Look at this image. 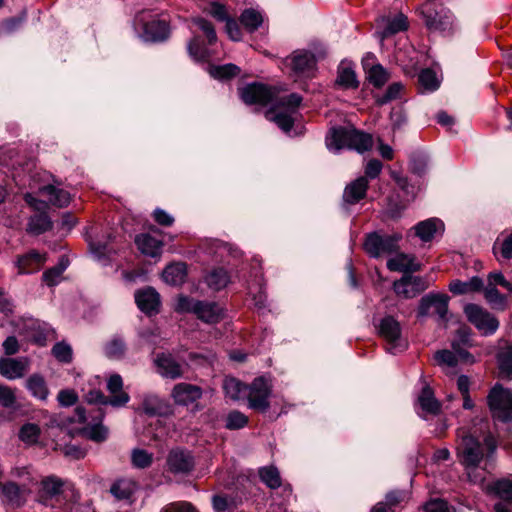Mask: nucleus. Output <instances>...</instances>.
Here are the masks:
<instances>
[{"label":"nucleus","mask_w":512,"mask_h":512,"mask_svg":"<svg viewBox=\"0 0 512 512\" xmlns=\"http://www.w3.org/2000/svg\"><path fill=\"white\" fill-rule=\"evenodd\" d=\"M459 437L457 454L460 463L466 469L477 468L484 459L486 466L491 465L495 461L498 440L491 431H486L482 435V442L477 435H472L465 431H462Z\"/></svg>","instance_id":"obj_1"},{"label":"nucleus","mask_w":512,"mask_h":512,"mask_svg":"<svg viewBox=\"0 0 512 512\" xmlns=\"http://www.w3.org/2000/svg\"><path fill=\"white\" fill-rule=\"evenodd\" d=\"M326 146L330 151L341 149L355 150L362 154L369 151L374 144L373 136L354 127H333L326 135Z\"/></svg>","instance_id":"obj_2"},{"label":"nucleus","mask_w":512,"mask_h":512,"mask_svg":"<svg viewBox=\"0 0 512 512\" xmlns=\"http://www.w3.org/2000/svg\"><path fill=\"white\" fill-rule=\"evenodd\" d=\"M487 405L494 420L512 421V390L496 383L487 395Z\"/></svg>","instance_id":"obj_3"},{"label":"nucleus","mask_w":512,"mask_h":512,"mask_svg":"<svg viewBox=\"0 0 512 512\" xmlns=\"http://www.w3.org/2000/svg\"><path fill=\"white\" fill-rule=\"evenodd\" d=\"M421 13L429 30L445 34L453 32L454 17L442 4L428 1L422 5Z\"/></svg>","instance_id":"obj_4"},{"label":"nucleus","mask_w":512,"mask_h":512,"mask_svg":"<svg viewBox=\"0 0 512 512\" xmlns=\"http://www.w3.org/2000/svg\"><path fill=\"white\" fill-rule=\"evenodd\" d=\"M177 311L191 312L201 321L208 324L218 323L223 317L221 307L214 302L199 301L189 297H180L177 303Z\"/></svg>","instance_id":"obj_5"},{"label":"nucleus","mask_w":512,"mask_h":512,"mask_svg":"<svg viewBox=\"0 0 512 512\" xmlns=\"http://www.w3.org/2000/svg\"><path fill=\"white\" fill-rule=\"evenodd\" d=\"M401 235H382L377 232L369 233L364 242V249L373 258L392 254L398 250Z\"/></svg>","instance_id":"obj_6"},{"label":"nucleus","mask_w":512,"mask_h":512,"mask_svg":"<svg viewBox=\"0 0 512 512\" xmlns=\"http://www.w3.org/2000/svg\"><path fill=\"white\" fill-rule=\"evenodd\" d=\"M174 403L179 406L192 407V412H197L202 409L198 403L203 396V389L198 386L187 382H181L171 390L170 394Z\"/></svg>","instance_id":"obj_7"},{"label":"nucleus","mask_w":512,"mask_h":512,"mask_svg":"<svg viewBox=\"0 0 512 512\" xmlns=\"http://www.w3.org/2000/svg\"><path fill=\"white\" fill-rule=\"evenodd\" d=\"M379 333L387 342V351L396 354L406 349V342L401 337V327L392 316L384 317L379 324Z\"/></svg>","instance_id":"obj_8"},{"label":"nucleus","mask_w":512,"mask_h":512,"mask_svg":"<svg viewBox=\"0 0 512 512\" xmlns=\"http://www.w3.org/2000/svg\"><path fill=\"white\" fill-rule=\"evenodd\" d=\"M464 313L469 320L483 335H491L499 327V321L491 313L476 304H467Z\"/></svg>","instance_id":"obj_9"},{"label":"nucleus","mask_w":512,"mask_h":512,"mask_svg":"<svg viewBox=\"0 0 512 512\" xmlns=\"http://www.w3.org/2000/svg\"><path fill=\"white\" fill-rule=\"evenodd\" d=\"M324 56V50L319 51L318 56L307 50H297L289 57L290 66L298 77H313L318 59Z\"/></svg>","instance_id":"obj_10"},{"label":"nucleus","mask_w":512,"mask_h":512,"mask_svg":"<svg viewBox=\"0 0 512 512\" xmlns=\"http://www.w3.org/2000/svg\"><path fill=\"white\" fill-rule=\"evenodd\" d=\"M29 483L25 480L20 483L15 481H0V500L10 507H19L25 501V496L29 493Z\"/></svg>","instance_id":"obj_11"},{"label":"nucleus","mask_w":512,"mask_h":512,"mask_svg":"<svg viewBox=\"0 0 512 512\" xmlns=\"http://www.w3.org/2000/svg\"><path fill=\"white\" fill-rule=\"evenodd\" d=\"M429 287L426 278L413 275H404L393 284L395 293L405 299L414 298Z\"/></svg>","instance_id":"obj_12"},{"label":"nucleus","mask_w":512,"mask_h":512,"mask_svg":"<svg viewBox=\"0 0 512 512\" xmlns=\"http://www.w3.org/2000/svg\"><path fill=\"white\" fill-rule=\"evenodd\" d=\"M274 88L260 83H251L240 89V97L246 104L266 105L274 99Z\"/></svg>","instance_id":"obj_13"},{"label":"nucleus","mask_w":512,"mask_h":512,"mask_svg":"<svg viewBox=\"0 0 512 512\" xmlns=\"http://www.w3.org/2000/svg\"><path fill=\"white\" fill-rule=\"evenodd\" d=\"M248 400L251 408L266 411L269 408L270 387L263 377L256 378L248 387Z\"/></svg>","instance_id":"obj_14"},{"label":"nucleus","mask_w":512,"mask_h":512,"mask_svg":"<svg viewBox=\"0 0 512 512\" xmlns=\"http://www.w3.org/2000/svg\"><path fill=\"white\" fill-rule=\"evenodd\" d=\"M449 297L446 294L430 293L423 296L418 307V316L424 317L429 314V310L434 308L435 313L441 320L446 319L448 313Z\"/></svg>","instance_id":"obj_15"},{"label":"nucleus","mask_w":512,"mask_h":512,"mask_svg":"<svg viewBox=\"0 0 512 512\" xmlns=\"http://www.w3.org/2000/svg\"><path fill=\"white\" fill-rule=\"evenodd\" d=\"M166 464L168 470L173 474H187L193 470L195 461L189 451L175 448L169 452Z\"/></svg>","instance_id":"obj_16"},{"label":"nucleus","mask_w":512,"mask_h":512,"mask_svg":"<svg viewBox=\"0 0 512 512\" xmlns=\"http://www.w3.org/2000/svg\"><path fill=\"white\" fill-rule=\"evenodd\" d=\"M154 363L158 373L164 378L177 379L181 378L184 374L183 365L169 353L158 354L154 359Z\"/></svg>","instance_id":"obj_17"},{"label":"nucleus","mask_w":512,"mask_h":512,"mask_svg":"<svg viewBox=\"0 0 512 512\" xmlns=\"http://www.w3.org/2000/svg\"><path fill=\"white\" fill-rule=\"evenodd\" d=\"M452 348L454 351L440 350L436 352L435 360L439 365L454 367L459 361L465 363L474 362L473 356L468 351L460 348L459 344L453 343Z\"/></svg>","instance_id":"obj_18"},{"label":"nucleus","mask_w":512,"mask_h":512,"mask_svg":"<svg viewBox=\"0 0 512 512\" xmlns=\"http://www.w3.org/2000/svg\"><path fill=\"white\" fill-rule=\"evenodd\" d=\"M28 369L29 361L27 358L0 359V374L9 380L22 378Z\"/></svg>","instance_id":"obj_19"},{"label":"nucleus","mask_w":512,"mask_h":512,"mask_svg":"<svg viewBox=\"0 0 512 512\" xmlns=\"http://www.w3.org/2000/svg\"><path fill=\"white\" fill-rule=\"evenodd\" d=\"M369 182L365 176H360L349 182L343 191V202L354 205L363 200L367 195Z\"/></svg>","instance_id":"obj_20"},{"label":"nucleus","mask_w":512,"mask_h":512,"mask_svg":"<svg viewBox=\"0 0 512 512\" xmlns=\"http://www.w3.org/2000/svg\"><path fill=\"white\" fill-rule=\"evenodd\" d=\"M135 301L138 308L148 315L158 312L160 296L156 290L151 287L136 291Z\"/></svg>","instance_id":"obj_21"},{"label":"nucleus","mask_w":512,"mask_h":512,"mask_svg":"<svg viewBox=\"0 0 512 512\" xmlns=\"http://www.w3.org/2000/svg\"><path fill=\"white\" fill-rule=\"evenodd\" d=\"M168 26L163 20H151L143 23L141 37L147 42L163 41L168 37Z\"/></svg>","instance_id":"obj_22"},{"label":"nucleus","mask_w":512,"mask_h":512,"mask_svg":"<svg viewBox=\"0 0 512 512\" xmlns=\"http://www.w3.org/2000/svg\"><path fill=\"white\" fill-rule=\"evenodd\" d=\"M46 261L45 254H40L35 250L28 252L17 260L19 273L30 274L38 271Z\"/></svg>","instance_id":"obj_23"},{"label":"nucleus","mask_w":512,"mask_h":512,"mask_svg":"<svg viewBox=\"0 0 512 512\" xmlns=\"http://www.w3.org/2000/svg\"><path fill=\"white\" fill-rule=\"evenodd\" d=\"M85 399L89 404H110L113 407H122L128 403L130 397L126 392H122L107 398L100 390H91L86 394Z\"/></svg>","instance_id":"obj_24"},{"label":"nucleus","mask_w":512,"mask_h":512,"mask_svg":"<svg viewBox=\"0 0 512 512\" xmlns=\"http://www.w3.org/2000/svg\"><path fill=\"white\" fill-rule=\"evenodd\" d=\"M387 268L390 271L407 273L419 271L421 265L415 262L414 256L401 253L387 261Z\"/></svg>","instance_id":"obj_25"},{"label":"nucleus","mask_w":512,"mask_h":512,"mask_svg":"<svg viewBox=\"0 0 512 512\" xmlns=\"http://www.w3.org/2000/svg\"><path fill=\"white\" fill-rule=\"evenodd\" d=\"M444 225L438 218H430L419 222L414 226L415 235L419 237L423 242L432 240L434 235L443 230Z\"/></svg>","instance_id":"obj_26"},{"label":"nucleus","mask_w":512,"mask_h":512,"mask_svg":"<svg viewBox=\"0 0 512 512\" xmlns=\"http://www.w3.org/2000/svg\"><path fill=\"white\" fill-rule=\"evenodd\" d=\"M484 287L483 280L478 276H473L468 281L455 279L449 283V291L454 295H464L472 292L481 291Z\"/></svg>","instance_id":"obj_27"},{"label":"nucleus","mask_w":512,"mask_h":512,"mask_svg":"<svg viewBox=\"0 0 512 512\" xmlns=\"http://www.w3.org/2000/svg\"><path fill=\"white\" fill-rule=\"evenodd\" d=\"M39 193L48 196L49 203L59 208L66 207L71 201L68 191L54 185H45L39 188Z\"/></svg>","instance_id":"obj_28"},{"label":"nucleus","mask_w":512,"mask_h":512,"mask_svg":"<svg viewBox=\"0 0 512 512\" xmlns=\"http://www.w3.org/2000/svg\"><path fill=\"white\" fill-rule=\"evenodd\" d=\"M381 22L383 25V30L380 33L382 39L404 31L408 27L407 17L402 13L394 17L382 18Z\"/></svg>","instance_id":"obj_29"},{"label":"nucleus","mask_w":512,"mask_h":512,"mask_svg":"<svg viewBox=\"0 0 512 512\" xmlns=\"http://www.w3.org/2000/svg\"><path fill=\"white\" fill-rule=\"evenodd\" d=\"M135 243L138 249L146 256L158 257L161 255L163 243L149 234L138 235Z\"/></svg>","instance_id":"obj_30"},{"label":"nucleus","mask_w":512,"mask_h":512,"mask_svg":"<svg viewBox=\"0 0 512 512\" xmlns=\"http://www.w3.org/2000/svg\"><path fill=\"white\" fill-rule=\"evenodd\" d=\"M187 276V266L183 262L172 263L168 265L163 273V280L170 285L178 286L185 282Z\"/></svg>","instance_id":"obj_31"},{"label":"nucleus","mask_w":512,"mask_h":512,"mask_svg":"<svg viewBox=\"0 0 512 512\" xmlns=\"http://www.w3.org/2000/svg\"><path fill=\"white\" fill-rule=\"evenodd\" d=\"M25 387L36 399L45 401L49 395V389L43 376L32 374L25 382Z\"/></svg>","instance_id":"obj_32"},{"label":"nucleus","mask_w":512,"mask_h":512,"mask_svg":"<svg viewBox=\"0 0 512 512\" xmlns=\"http://www.w3.org/2000/svg\"><path fill=\"white\" fill-rule=\"evenodd\" d=\"M63 481L55 476H48L41 482L40 501L44 504L62 492Z\"/></svg>","instance_id":"obj_33"},{"label":"nucleus","mask_w":512,"mask_h":512,"mask_svg":"<svg viewBox=\"0 0 512 512\" xmlns=\"http://www.w3.org/2000/svg\"><path fill=\"white\" fill-rule=\"evenodd\" d=\"M141 408L145 414L156 416L165 414L168 405L159 396L148 394L143 397Z\"/></svg>","instance_id":"obj_34"},{"label":"nucleus","mask_w":512,"mask_h":512,"mask_svg":"<svg viewBox=\"0 0 512 512\" xmlns=\"http://www.w3.org/2000/svg\"><path fill=\"white\" fill-rule=\"evenodd\" d=\"M497 359L500 375L503 378L512 379V343L505 342L500 347Z\"/></svg>","instance_id":"obj_35"},{"label":"nucleus","mask_w":512,"mask_h":512,"mask_svg":"<svg viewBox=\"0 0 512 512\" xmlns=\"http://www.w3.org/2000/svg\"><path fill=\"white\" fill-rule=\"evenodd\" d=\"M418 403L423 412L427 414L436 415L440 412L441 405L434 397V393L429 386L423 387L419 397Z\"/></svg>","instance_id":"obj_36"},{"label":"nucleus","mask_w":512,"mask_h":512,"mask_svg":"<svg viewBox=\"0 0 512 512\" xmlns=\"http://www.w3.org/2000/svg\"><path fill=\"white\" fill-rule=\"evenodd\" d=\"M336 83L347 89L358 87L359 82L357 81L355 71L350 63L344 61L340 63Z\"/></svg>","instance_id":"obj_37"},{"label":"nucleus","mask_w":512,"mask_h":512,"mask_svg":"<svg viewBox=\"0 0 512 512\" xmlns=\"http://www.w3.org/2000/svg\"><path fill=\"white\" fill-rule=\"evenodd\" d=\"M126 350V343L120 335L113 336L104 345V354L109 359L119 360L123 358Z\"/></svg>","instance_id":"obj_38"},{"label":"nucleus","mask_w":512,"mask_h":512,"mask_svg":"<svg viewBox=\"0 0 512 512\" xmlns=\"http://www.w3.org/2000/svg\"><path fill=\"white\" fill-rule=\"evenodd\" d=\"M223 389L227 397L239 400L247 393L248 387L233 377H226L223 381Z\"/></svg>","instance_id":"obj_39"},{"label":"nucleus","mask_w":512,"mask_h":512,"mask_svg":"<svg viewBox=\"0 0 512 512\" xmlns=\"http://www.w3.org/2000/svg\"><path fill=\"white\" fill-rule=\"evenodd\" d=\"M229 281L230 277L227 271L222 268L213 269L205 277L206 284L214 291H219L225 288Z\"/></svg>","instance_id":"obj_40"},{"label":"nucleus","mask_w":512,"mask_h":512,"mask_svg":"<svg viewBox=\"0 0 512 512\" xmlns=\"http://www.w3.org/2000/svg\"><path fill=\"white\" fill-rule=\"evenodd\" d=\"M32 216L28 223V230L33 234H42L52 228V221L45 211Z\"/></svg>","instance_id":"obj_41"},{"label":"nucleus","mask_w":512,"mask_h":512,"mask_svg":"<svg viewBox=\"0 0 512 512\" xmlns=\"http://www.w3.org/2000/svg\"><path fill=\"white\" fill-rule=\"evenodd\" d=\"M69 262L65 257H62L58 264L48 270L42 275L43 282L48 286H55L60 282L62 273L68 267Z\"/></svg>","instance_id":"obj_42"},{"label":"nucleus","mask_w":512,"mask_h":512,"mask_svg":"<svg viewBox=\"0 0 512 512\" xmlns=\"http://www.w3.org/2000/svg\"><path fill=\"white\" fill-rule=\"evenodd\" d=\"M258 474L261 481L270 489H277L282 484L280 473L275 466L261 467Z\"/></svg>","instance_id":"obj_43"},{"label":"nucleus","mask_w":512,"mask_h":512,"mask_svg":"<svg viewBox=\"0 0 512 512\" xmlns=\"http://www.w3.org/2000/svg\"><path fill=\"white\" fill-rule=\"evenodd\" d=\"M240 22L249 32H254L261 26L263 17L255 9H245L240 16Z\"/></svg>","instance_id":"obj_44"},{"label":"nucleus","mask_w":512,"mask_h":512,"mask_svg":"<svg viewBox=\"0 0 512 512\" xmlns=\"http://www.w3.org/2000/svg\"><path fill=\"white\" fill-rule=\"evenodd\" d=\"M484 297L493 309L504 310L507 307L506 297L494 286L487 285L484 289Z\"/></svg>","instance_id":"obj_45"},{"label":"nucleus","mask_w":512,"mask_h":512,"mask_svg":"<svg viewBox=\"0 0 512 512\" xmlns=\"http://www.w3.org/2000/svg\"><path fill=\"white\" fill-rule=\"evenodd\" d=\"M240 72V69L238 66L234 64H225V65H211L209 66V74L219 80H225L229 79L231 77H234L238 75Z\"/></svg>","instance_id":"obj_46"},{"label":"nucleus","mask_w":512,"mask_h":512,"mask_svg":"<svg viewBox=\"0 0 512 512\" xmlns=\"http://www.w3.org/2000/svg\"><path fill=\"white\" fill-rule=\"evenodd\" d=\"M492 490L504 503H512V479L497 480L493 483Z\"/></svg>","instance_id":"obj_47"},{"label":"nucleus","mask_w":512,"mask_h":512,"mask_svg":"<svg viewBox=\"0 0 512 512\" xmlns=\"http://www.w3.org/2000/svg\"><path fill=\"white\" fill-rule=\"evenodd\" d=\"M266 118L275 122L278 127L285 132H289L293 126V118L288 111L275 112L273 110H269L266 112Z\"/></svg>","instance_id":"obj_48"},{"label":"nucleus","mask_w":512,"mask_h":512,"mask_svg":"<svg viewBox=\"0 0 512 512\" xmlns=\"http://www.w3.org/2000/svg\"><path fill=\"white\" fill-rule=\"evenodd\" d=\"M206 252L216 260H223L226 255L233 254L236 251H233L227 243L220 240H213L207 244Z\"/></svg>","instance_id":"obj_49"},{"label":"nucleus","mask_w":512,"mask_h":512,"mask_svg":"<svg viewBox=\"0 0 512 512\" xmlns=\"http://www.w3.org/2000/svg\"><path fill=\"white\" fill-rule=\"evenodd\" d=\"M187 48L189 55L197 61H205L210 57L209 50L202 45L200 38L197 36L188 43Z\"/></svg>","instance_id":"obj_50"},{"label":"nucleus","mask_w":512,"mask_h":512,"mask_svg":"<svg viewBox=\"0 0 512 512\" xmlns=\"http://www.w3.org/2000/svg\"><path fill=\"white\" fill-rule=\"evenodd\" d=\"M131 461L134 467L145 469L151 466L153 462V454L145 449H134L131 453Z\"/></svg>","instance_id":"obj_51"},{"label":"nucleus","mask_w":512,"mask_h":512,"mask_svg":"<svg viewBox=\"0 0 512 512\" xmlns=\"http://www.w3.org/2000/svg\"><path fill=\"white\" fill-rule=\"evenodd\" d=\"M388 79V72L380 64L372 66L368 71L369 82L377 88L382 87Z\"/></svg>","instance_id":"obj_52"},{"label":"nucleus","mask_w":512,"mask_h":512,"mask_svg":"<svg viewBox=\"0 0 512 512\" xmlns=\"http://www.w3.org/2000/svg\"><path fill=\"white\" fill-rule=\"evenodd\" d=\"M0 405L6 409H16L17 398L14 389L6 385H0Z\"/></svg>","instance_id":"obj_53"},{"label":"nucleus","mask_w":512,"mask_h":512,"mask_svg":"<svg viewBox=\"0 0 512 512\" xmlns=\"http://www.w3.org/2000/svg\"><path fill=\"white\" fill-rule=\"evenodd\" d=\"M39 434L40 429L36 424L27 423L21 427L19 438L27 444H34L37 442Z\"/></svg>","instance_id":"obj_54"},{"label":"nucleus","mask_w":512,"mask_h":512,"mask_svg":"<svg viewBox=\"0 0 512 512\" xmlns=\"http://www.w3.org/2000/svg\"><path fill=\"white\" fill-rule=\"evenodd\" d=\"M192 22L205 34L208 44L212 45L217 41V35L211 22L201 17L193 18Z\"/></svg>","instance_id":"obj_55"},{"label":"nucleus","mask_w":512,"mask_h":512,"mask_svg":"<svg viewBox=\"0 0 512 512\" xmlns=\"http://www.w3.org/2000/svg\"><path fill=\"white\" fill-rule=\"evenodd\" d=\"M402 90L403 85L400 82L392 83L382 96L376 98L377 104L384 105L392 100L398 99Z\"/></svg>","instance_id":"obj_56"},{"label":"nucleus","mask_w":512,"mask_h":512,"mask_svg":"<svg viewBox=\"0 0 512 512\" xmlns=\"http://www.w3.org/2000/svg\"><path fill=\"white\" fill-rule=\"evenodd\" d=\"M110 492L118 500H127L132 495V488L128 482L120 480L111 486Z\"/></svg>","instance_id":"obj_57"},{"label":"nucleus","mask_w":512,"mask_h":512,"mask_svg":"<svg viewBox=\"0 0 512 512\" xmlns=\"http://www.w3.org/2000/svg\"><path fill=\"white\" fill-rule=\"evenodd\" d=\"M418 81L423 88L429 91L436 90L439 86L436 74L431 69H424L420 72Z\"/></svg>","instance_id":"obj_58"},{"label":"nucleus","mask_w":512,"mask_h":512,"mask_svg":"<svg viewBox=\"0 0 512 512\" xmlns=\"http://www.w3.org/2000/svg\"><path fill=\"white\" fill-rule=\"evenodd\" d=\"M89 248H90L91 253L98 260H102V259L108 257L113 251L109 247L108 241H102V240L90 242Z\"/></svg>","instance_id":"obj_59"},{"label":"nucleus","mask_w":512,"mask_h":512,"mask_svg":"<svg viewBox=\"0 0 512 512\" xmlns=\"http://www.w3.org/2000/svg\"><path fill=\"white\" fill-rule=\"evenodd\" d=\"M38 327H39V324L35 320H33V319L28 320L25 323V328H26L25 335L29 340H31L37 344L44 345L46 337L43 333L36 332V329Z\"/></svg>","instance_id":"obj_60"},{"label":"nucleus","mask_w":512,"mask_h":512,"mask_svg":"<svg viewBox=\"0 0 512 512\" xmlns=\"http://www.w3.org/2000/svg\"><path fill=\"white\" fill-rule=\"evenodd\" d=\"M52 354L60 362L69 363L72 359V349L64 342L55 344L52 348Z\"/></svg>","instance_id":"obj_61"},{"label":"nucleus","mask_w":512,"mask_h":512,"mask_svg":"<svg viewBox=\"0 0 512 512\" xmlns=\"http://www.w3.org/2000/svg\"><path fill=\"white\" fill-rule=\"evenodd\" d=\"M248 423V418L239 411H232L226 419V428L230 430L241 429Z\"/></svg>","instance_id":"obj_62"},{"label":"nucleus","mask_w":512,"mask_h":512,"mask_svg":"<svg viewBox=\"0 0 512 512\" xmlns=\"http://www.w3.org/2000/svg\"><path fill=\"white\" fill-rule=\"evenodd\" d=\"M425 512H450L448 503L443 499H432L425 503Z\"/></svg>","instance_id":"obj_63"},{"label":"nucleus","mask_w":512,"mask_h":512,"mask_svg":"<svg viewBox=\"0 0 512 512\" xmlns=\"http://www.w3.org/2000/svg\"><path fill=\"white\" fill-rule=\"evenodd\" d=\"M161 512H198L189 502L180 501L167 505Z\"/></svg>","instance_id":"obj_64"}]
</instances>
